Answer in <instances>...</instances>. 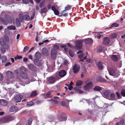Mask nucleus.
<instances>
[{"label":"nucleus","mask_w":125,"mask_h":125,"mask_svg":"<svg viewBox=\"0 0 125 125\" xmlns=\"http://www.w3.org/2000/svg\"><path fill=\"white\" fill-rule=\"evenodd\" d=\"M97 36L98 39H100L101 37V35L99 33H98L97 34Z\"/></svg>","instance_id":"obj_60"},{"label":"nucleus","mask_w":125,"mask_h":125,"mask_svg":"<svg viewBox=\"0 0 125 125\" xmlns=\"http://www.w3.org/2000/svg\"><path fill=\"white\" fill-rule=\"evenodd\" d=\"M109 73L110 75L112 76H115L116 74L115 70L112 69H110L108 70Z\"/></svg>","instance_id":"obj_18"},{"label":"nucleus","mask_w":125,"mask_h":125,"mask_svg":"<svg viewBox=\"0 0 125 125\" xmlns=\"http://www.w3.org/2000/svg\"><path fill=\"white\" fill-rule=\"evenodd\" d=\"M48 10L47 8L45 7H44L41 9V12H40V13L41 14L43 13H46Z\"/></svg>","instance_id":"obj_24"},{"label":"nucleus","mask_w":125,"mask_h":125,"mask_svg":"<svg viewBox=\"0 0 125 125\" xmlns=\"http://www.w3.org/2000/svg\"><path fill=\"white\" fill-rule=\"evenodd\" d=\"M6 75L9 78H13L14 77V74L11 71H8L6 73Z\"/></svg>","instance_id":"obj_15"},{"label":"nucleus","mask_w":125,"mask_h":125,"mask_svg":"<svg viewBox=\"0 0 125 125\" xmlns=\"http://www.w3.org/2000/svg\"><path fill=\"white\" fill-rule=\"evenodd\" d=\"M32 119L31 118H29V119L27 125H31L32 122Z\"/></svg>","instance_id":"obj_37"},{"label":"nucleus","mask_w":125,"mask_h":125,"mask_svg":"<svg viewBox=\"0 0 125 125\" xmlns=\"http://www.w3.org/2000/svg\"><path fill=\"white\" fill-rule=\"evenodd\" d=\"M22 96L20 94L17 95L14 97L15 100L16 102H20L22 99Z\"/></svg>","instance_id":"obj_14"},{"label":"nucleus","mask_w":125,"mask_h":125,"mask_svg":"<svg viewBox=\"0 0 125 125\" xmlns=\"http://www.w3.org/2000/svg\"><path fill=\"white\" fill-rule=\"evenodd\" d=\"M29 48V47L27 46H26L25 47L23 50V52H25L26 51L28 50Z\"/></svg>","instance_id":"obj_46"},{"label":"nucleus","mask_w":125,"mask_h":125,"mask_svg":"<svg viewBox=\"0 0 125 125\" xmlns=\"http://www.w3.org/2000/svg\"><path fill=\"white\" fill-rule=\"evenodd\" d=\"M16 26L17 27H19L20 26L21 24L18 18H17L16 19Z\"/></svg>","instance_id":"obj_33"},{"label":"nucleus","mask_w":125,"mask_h":125,"mask_svg":"<svg viewBox=\"0 0 125 125\" xmlns=\"http://www.w3.org/2000/svg\"><path fill=\"white\" fill-rule=\"evenodd\" d=\"M54 14L56 15H58L59 14V11L57 10L53 11Z\"/></svg>","instance_id":"obj_51"},{"label":"nucleus","mask_w":125,"mask_h":125,"mask_svg":"<svg viewBox=\"0 0 125 125\" xmlns=\"http://www.w3.org/2000/svg\"><path fill=\"white\" fill-rule=\"evenodd\" d=\"M69 63H68V61L67 60H64V64L65 65H67Z\"/></svg>","instance_id":"obj_58"},{"label":"nucleus","mask_w":125,"mask_h":125,"mask_svg":"<svg viewBox=\"0 0 125 125\" xmlns=\"http://www.w3.org/2000/svg\"><path fill=\"white\" fill-rule=\"evenodd\" d=\"M44 6V3L43 2H42L39 4V7L40 8L43 7Z\"/></svg>","instance_id":"obj_49"},{"label":"nucleus","mask_w":125,"mask_h":125,"mask_svg":"<svg viewBox=\"0 0 125 125\" xmlns=\"http://www.w3.org/2000/svg\"><path fill=\"white\" fill-rule=\"evenodd\" d=\"M102 64L103 63L101 62L100 61L97 64V66L100 69H103V67Z\"/></svg>","instance_id":"obj_25"},{"label":"nucleus","mask_w":125,"mask_h":125,"mask_svg":"<svg viewBox=\"0 0 125 125\" xmlns=\"http://www.w3.org/2000/svg\"><path fill=\"white\" fill-rule=\"evenodd\" d=\"M52 49H54V50L56 51L59 49V46L56 45H54L53 46V48Z\"/></svg>","instance_id":"obj_42"},{"label":"nucleus","mask_w":125,"mask_h":125,"mask_svg":"<svg viewBox=\"0 0 125 125\" xmlns=\"http://www.w3.org/2000/svg\"><path fill=\"white\" fill-rule=\"evenodd\" d=\"M68 46L71 48H72L73 47V46L69 43H67Z\"/></svg>","instance_id":"obj_62"},{"label":"nucleus","mask_w":125,"mask_h":125,"mask_svg":"<svg viewBox=\"0 0 125 125\" xmlns=\"http://www.w3.org/2000/svg\"><path fill=\"white\" fill-rule=\"evenodd\" d=\"M83 83V82L81 80H78L77 81L75 84V86L76 87H74V89L75 90L79 91L80 93H81L83 92L82 91L80 90L81 88L80 86Z\"/></svg>","instance_id":"obj_2"},{"label":"nucleus","mask_w":125,"mask_h":125,"mask_svg":"<svg viewBox=\"0 0 125 125\" xmlns=\"http://www.w3.org/2000/svg\"><path fill=\"white\" fill-rule=\"evenodd\" d=\"M125 122V120L124 119H122L120 120L119 122L116 123V124L117 125H124Z\"/></svg>","instance_id":"obj_29"},{"label":"nucleus","mask_w":125,"mask_h":125,"mask_svg":"<svg viewBox=\"0 0 125 125\" xmlns=\"http://www.w3.org/2000/svg\"><path fill=\"white\" fill-rule=\"evenodd\" d=\"M121 94L123 97H125V90H122L121 92Z\"/></svg>","instance_id":"obj_47"},{"label":"nucleus","mask_w":125,"mask_h":125,"mask_svg":"<svg viewBox=\"0 0 125 125\" xmlns=\"http://www.w3.org/2000/svg\"><path fill=\"white\" fill-rule=\"evenodd\" d=\"M72 6L68 5L65 7V10H63V11H66L72 8Z\"/></svg>","instance_id":"obj_35"},{"label":"nucleus","mask_w":125,"mask_h":125,"mask_svg":"<svg viewBox=\"0 0 125 125\" xmlns=\"http://www.w3.org/2000/svg\"><path fill=\"white\" fill-rule=\"evenodd\" d=\"M22 58V57L21 56H18L17 55L16 57H15V59H20Z\"/></svg>","instance_id":"obj_52"},{"label":"nucleus","mask_w":125,"mask_h":125,"mask_svg":"<svg viewBox=\"0 0 125 125\" xmlns=\"http://www.w3.org/2000/svg\"><path fill=\"white\" fill-rule=\"evenodd\" d=\"M69 54L70 55L71 57H73L74 55L71 52L69 51Z\"/></svg>","instance_id":"obj_63"},{"label":"nucleus","mask_w":125,"mask_h":125,"mask_svg":"<svg viewBox=\"0 0 125 125\" xmlns=\"http://www.w3.org/2000/svg\"><path fill=\"white\" fill-rule=\"evenodd\" d=\"M23 74L25 75L24 77L23 76L22 78H27V74L25 73H23Z\"/></svg>","instance_id":"obj_61"},{"label":"nucleus","mask_w":125,"mask_h":125,"mask_svg":"<svg viewBox=\"0 0 125 125\" xmlns=\"http://www.w3.org/2000/svg\"><path fill=\"white\" fill-rule=\"evenodd\" d=\"M0 21L4 25H7V21H6L4 18H1Z\"/></svg>","instance_id":"obj_31"},{"label":"nucleus","mask_w":125,"mask_h":125,"mask_svg":"<svg viewBox=\"0 0 125 125\" xmlns=\"http://www.w3.org/2000/svg\"><path fill=\"white\" fill-rule=\"evenodd\" d=\"M52 4L50 3L48 5L47 7L48 9V10H49L50 9H51V7L52 6Z\"/></svg>","instance_id":"obj_55"},{"label":"nucleus","mask_w":125,"mask_h":125,"mask_svg":"<svg viewBox=\"0 0 125 125\" xmlns=\"http://www.w3.org/2000/svg\"><path fill=\"white\" fill-rule=\"evenodd\" d=\"M119 26V24L117 23H114L112 24L109 28H112L114 27H118Z\"/></svg>","instance_id":"obj_34"},{"label":"nucleus","mask_w":125,"mask_h":125,"mask_svg":"<svg viewBox=\"0 0 125 125\" xmlns=\"http://www.w3.org/2000/svg\"><path fill=\"white\" fill-rule=\"evenodd\" d=\"M4 17L9 23L10 24L12 23V18L10 15L8 14H6Z\"/></svg>","instance_id":"obj_10"},{"label":"nucleus","mask_w":125,"mask_h":125,"mask_svg":"<svg viewBox=\"0 0 125 125\" xmlns=\"http://www.w3.org/2000/svg\"><path fill=\"white\" fill-rule=\"evenodd\" d=\"M104 96L106 97H108L110 96V94L109 93L107 92H106L104 93Z\"/></svg>","instance_id":"obj_40"},{"label":"nucleus","mask_w":125,"mask_h":125,"mask_svg":"<svg viewBox=\"0 0 125 125\" xmlns=\"http://www.w3.org/2000/svg\"><path fill=\"white\" fill-rule=\"evenodd\" d=\"M2 61L3 63H5L7 61V59L6 57L5 56H2Z\"/></svg>","instance_id":"obj_36"},{"label":"nucleus","mask_w":125,"mask_h":125,"mask_svg":"<svg viewBox=\"0 0 125 125\" xmlns=\"http://www.w3.org/2000/svg\"><path fill=\"white\" fill-rule=\"evenodd\" d=\"M33 62L35 65L39 66H42L43 63V62L42 61L36 59L34 60Z\"/></svg>","instance_id":"obj_5"},{"label":"nucleus","mask_w":125,"mask_h":125,"mask_svg":"<svg viewBox=\"0 0 125 125\" xmlns=\"http://www.w3.org/2000/svg\"><path fill=\"white\" fill-rule=\"evenodd\" d=\"M106 79V80H105L104 79H96V82L100 83H110L111 82V80L109 79Z\"/></svg>","instance_id":"obj_4"},{"label":"nucleus","mask_w":125,"mask_h":125,"mask_svg":"<svg viewBox=\"0 0 125 125\" xmlns=\"http://www.w3.org/2000/svg\"><path fill=\"white\" fill-rule=\"evenodd\" d=\"M35 12H34L32 13V15L30 19L31 20H32V19H33L34 17L35 16Z\"/></svg>","instance_id":"obj_53"},{"label":"nucleus","mask_w":125,"mask_h":125,"mask_svg":"<svg viewBox=\"0 0 125 125\" xmlns=\"http://www.w3.org/2000/svg\"><path fill=\"white\" fill-rule=\"evenodd\" d=\"M1 54H3L5 52L6 50L4 48H2L1 49Z\"/></svg>","instance_id":"obj_45"},{"label":"nucleus","mask_w":125,"mask_h":125,"mask_svg":"<svg viewBox=\"0 0 125 125\" xmlns=\"http://www.w3.org/2000/svg\"><path fill=\"white\" fill-rule=\"evenodd\" d=\"M55 79H48L47 81V83H53L55 81Z\"/></svg>","instance_id":"obj_27"},{"label":"nucleus","mask_w":125,"mask_h":125,"mask_svg":"<svg viewBox=\"0 0 125 125\" xmlns=\"http://www.w3.org/2000/svg\"><path fill=\"white\" fill-rule=\"evenodd\" d=\"M85 43L86 44L90 45L93 43L92 40L91 38H88L85 39Z\"/></svg>","instance_id":"obj_16"},{"label":"nucleus","mask_w":125,"mask_h":125,"mask_svg":"<svg viewBox=\"0 0 125 125\" xmlns=\"http://www.w3.org/2000/svg\"><path fill=\"white\" fill-rule=\"evenodd\" d=\"M14 119V117L10 115L5 116L3 118V120L5 122L10 121L13 120Z\"/></svg>","instance_id":"obj_7"},{"label":"nucleus","mask_w":125,"mask_h":125,"mask_svg":"<svg viewBox=\"0 0 125 125\" xmlns=\"http://www.w3.org/2000/svg\"><path fill=\"white\" fill-rule=\"evenodd\" d=\"M8 104L7 101L4 99H2L0 100V104L3 106H5Z\"/></svg>","instance_id":"obj_17"},{"label":"nucleus","mask_w":125,"mask_h":125,"mask_svg":"<svg viewBox=\"0 0 125 125\" xmlns=\"http://www.w3.org/2000/svg\"><path fill=\"white\" fill-rule=\"evenodd\" d=\"M66 73L65 71L63 70L60 71L59 73V74L60 76L61 77H63L66 75Z\"/></svg>","instance_id":"obj_19"},{"label":"nucleus","mask_w":125,"mask_h":125,"mask_svg":"<svg viewBox=\"0 0 125 125\" xmlns=\"http://www.w3.org/2000/svg\"><path fill=\"white\" fill-rule=\"evenodd\" d=\"M51 9V10L53 11L56 10V8L54 5L52 6Z\"/></svg>","instance_id":"obj_54"},{"label":"nucleus","mask_w":125,"mask_h":125,"mask_svg":"<svg viewBox=\"0 0 125 125\" xmlns=\"http://www.w3.org/2000/svg\"><path fill=\"white\" fill-rule=\"evenodd\" d=\"M110 97L111 99H114L115 97V94L114 93L111 94L110 95Z\"/></svg>","instance_id":"obj_50"},{"label":"nucleus","mask_w":125,"mask_h":125,"mask_svg":"<svg viewBox=\"0 0 125 125\" xmlns=\"http://www.w3.org/2000/svg\"><path fill=\"white\" fill-rule=\"evenodd\" d=\"M28 60V59L27 57H25L23 59V61L24 62H26Z\"/></svg>","instance_id":"obj_64"},{"label":"nucleus","mask_w":125,"mask_h":125,"mask_svg":"<svg viewBox=\"0 0 125 125\" xmlns=\"http://www.w3.org/2000/svg\"><path fill=\"white\" fill-rule=\"evenodd\" d=\"M22 2L25 4H28V0H22Z\"/></svg>","instance_id":"obj_59"},{"label":"nucleus","mask_w":125,"mask_h":125,"mask_svg":"<svg viewBox=\"0 0 125 125\" xmlns=\"http://www.w3.org/2000/svg\"><path fill=\"white\" fill-rule=\"evenodd\" d=\"M80 69V66L76 64H75L73 66L72 69L73 72L74 73H76L79 71Z\"/></svg>","instance_id":"obj_8"},{"label":"nucleus","mask_w":125,"mask_h":125,"mask_svg":"<svg viewBox=\"0 0 125 125\" xmlns=\"http://www.w3.org/2000/svg\"><path fill=\"white\" fill-rule=\"evenodd\" d=\"M110 41V39L108 37H105L103 40V44L105 45H108L109 44Z\"/></svg>","instance_id":"obj_12"},{"label":"nucleus","mask_w":125,"mask_h":125,"mask_svg":"<svg viewBox=\"0 0 125 125\" xmlns=\"http://www.w3.org/2000/svg\"><path fill=\"white\" fill-rule=\"evenodd\" d=\"M39 37V34L38 32L36 33V42H38V37Z\"/></svg>","instance_id":"obj_56"},{"label":"nucleus","mask_w":125,"mask_h":125,"mask_svg":"<svg viewBox=\"0 0 125 125\" xmlns=\"http://www.w3.org/2000/svg\"><path fill=\"white\" fill-rule=\"evenodd\" d=\"M60 117L61 119H67V116L64 113H62L60 115Z\"/></svg>","instance_id":"obj_30"},{"label":"nucleus","mask_w":125,"mask_h":125,"mask_svg":"<svg viewBox=\"0 0 125 125\" xmlns=\"http://www.w3.org/2000/svg\"><path fill=\"white\" fill-rule=\"evenodd\" d=\"M52 92L51 91H49L47 94V96L48 97H51L52 96L51 94Z\"/></svg>","instance_id":"obj_39"},{"label":"nucleus","mask_w":125,"mask_h":125,"mask_svg":"<svg viewBox=\"0 0 125 125\" xmlns=\"http://www.w3.org/2000/svg\"><path fill=\"white\" fill-rule=\"evenodd\" d=\"M102 87L98 86H96L94 88L93 90L95 91H99L102 90Z\"/></svg>","instance_id":"obj_28"},{"label":"nucleus","mask_w":125,"mask_h":125,"mask_svg":"<svg viewBox=\"0 0 125 125\" xmlns=\"http://www.w3.org/2000/svg\"><path fill=\"white\" fill-rule=\"evenodd\" d=\"M111 58L114 61L116 62L118 60V58L116 55H112Z\"/></svg>","instance_id":"obj_23"},{"label":"nucleus","mask_w":125,"mask_h":125,"mask_svg":"<svg viewBox=\"0 0 125 125\" xmlns=\"http://www.w3.org/2000/svg\"><path fill=\"white\" fill-rule=\"evenodd\" d=\"M18 110V108L16 106H12L10 108V112L16 111Z\"/></svg>","instance_id":"obj_22"},{"label":"nucleus","mask_w":125,"mask_h":125,"mask_svg":"<svg viewBox=\"0 0 125 125\" xmlns=\"http://www.w3.org/2000/svg\"><path fill=\"white\" fill-rule=\"evenodd\" d=\"M57 51L54 50V49H52L51 51V54L53 59H55L57 55Z\"/></svg>","instance_id":"obj_9"},{"label":"nucleus","mask_w":125,"mask_h":125,"mask_svg":"<svg viewBox=\"0 0 125 125\" xmlns=\"http://www.w3.org/2000/svg\"><path fill=\"white\" fill-rule=\"evenodd\" d=\"M54 119V117L53 116L51 117L50 118V121L51 122L53 121Z\"/></svg>","instance_id":"obj_57"},{"label":"nucleus","mask_w":125,"mask_h":125,"mask_svg":"<svg viewBox=\"0 0 125 125\" xmlns=\"http://www.w3.org/2000/svg\"><path fill=\"white\" fill-rule=\"evenodd\" d=\"M84 41L82 39H80L76 40L74 42L75 45L74 48L76 49L79 50L82 48L83 47V43Z\"/></svg>","instance_id":"obj_1"},{"label":"nucleus","mask_w":125,"mask_h":125,"mask_svg":"<svg viewBox=\"0 0 125 125\" xmlns=\"http://www.w3.org/2000/svg\"><path fill=\"white\" fill-rule=\"evenodd\" d=\"M19 17L20 20H24V16H23L22 14H20L19 15Z\"/></svg>","instance_id":"obj_44"},{"label":"nucleus","mask_w":125,"mask_h":125,"mask_svg":"<svg viewBox=\"0 0 125 125\" xmlns=\"http://www.w3.org/2000/svg\"><path fill=\"white\" fill-rule=\"evenodd\" d=\"M16 29L15 27L13 25H11L9 26H7V29H5V32H6V31H8L9 33V31H8V30H15Z\"/></svg>","instance_id":"obj_13"},{"label":"nucleus","mask_w":125,"mask_h":125,"mask_svg":"<svg viewBox=\"0 0 125 125\" xmlns=\"http://www.w3.org/2000/svg\"><path fill=\"white\" fill-rule=\"evenodd\" d=\"M50 101H52V103L53 104H58V101H57L56 100H50Z\"/></svg>","instance_id":"obj_48"},{"label":"nucleus","mask_w":125,"mask_h":125,"mask_svg":"<svg viewBox=\"0 0 125 125\" xmlns=\"http://www.w3.org/2000/svg\"><path fill=\"white\" fill-rule=\"evenodd\" d=\"M34 103L33 102L31 101L28 103L27 104V105L28 106H31L34 104Z\"/></svg>","instance_id":"obj_41"},{"label":"nucleus","mask_w":125,"mask_h":125,"mask_svg":"<svg viewBox=\"0 0 125 125\" xmlns=\"http://www.w3.org/2000/svg\"><path fill=\"white\" fill-rule=\"evenodd\" d=\"M117 37V35L116 33L112 34L110 36V37L112 39L116 38Z\"/></svg>","instance_id":"obj_38"},{"label":"nucleus","mask_w":125,"mask_h":125,"mask_svg":"<svg viewBox=\"0 0 125 125\" xmlns=\"http://www.w3.org/2000/svg\"><path fill=\"white\" fill-rule=\"evenodd\" d=\"M42 52L43 54L45 55H48V49L45 48H43L42 49Z\"/></svg>","instance_id":"obj_21"},{"label":"nucleus","mask_w":125,"mask_h":125,"mask_svg":"<svg viewBox=\"0 0 125 125\" xmlns=\"http://www.w3.org/2000/svg\"><path fill=\"white\" fill-rule=\"evenodd\" d=\"M28 67L29 69L33 72H35L37 70V67L33 64H28Z\"/></svg>","instance_id":"obj_6"},{"label":"nucleus","mask_w":125,"mask_h":125,"mask_svg":"<svg viewBox=\"0 0 125 125\" xmlns=\"http://www.w3.org/2000/svg\"><path fill=\"white\" fill-rule=\"evenodd\" d=\"M84 56V54L83 53H81L78 55V57L80 59H83Z\"/></svg>","instance_id":"obj_43"},{"label":"nucleus","mask_w":125,"mask_h":125,"mask_svg":"<svg viewBox=\"0 0 125 125\" xmlns=\"http://www.w3.org/2000/svg\"><path fill=\"white\" fill-rule=\"evenodd\" d=\"M93 82H89L87 83L83 87L85 90L89 91L90 89H91L93 87Z\"/></svg>","instance_id":"obj_3"},{"label":"nucleus","mask_w":125,"mask_h":125,"mask_svg":"<svg viewBox=\"0 0 125 125\" xmlns=\"http://www.w3.org/2000/svg\"><path fill=\"white\" fill-rule=\"evenodd\" d=\"M30 19V16L27 14L24 15V20L26 21H28Z\"/></svg>","instance_id":"obj_32"},{"label":"nucleus","mask_w":125,"mask_h":125,"mask_svg":"<svg viewBox=\"0 0 125 125\" xmlns=\"http://www.w3.org/2000/svg\"><path fill=\"white\" fill-rule=\"evenodd\" d=\"M34 56L35 58L37 59H39L41 57V53L39 52H37L35 53Z\"/></svg>","instance_id":"obj_26"},{"label":"nucleus","mask_w":125,"mask_h":125,"mask_svg":"<svg viewBox=\"0 0 125 125\" xmlns=\"http://www.w3.org/2000/svg\"><path fill=\"white\" fill-rule=\"evenodd\" d=\"M37 94L36 91H34L32 92L30 94V93L27 94L26 95L27 96V95L28 96V97H32L36 96Z\"/></svg>","instance_id":"obj_11"},{"label":"nucleus","mask_w":125,"mask_h":125,"mask_svg":"<svg viewBox=\"0 0 125 125\" xmlns=\"http://www.w3.org/2000/svg\"><path fill=\"white\" fill-rule=\"evenodd\" d=\"M6 43V40L3 38L0 39V44L2 46H4Z\"/></svg>","instance_id":"obj_20"}]
</instances>
